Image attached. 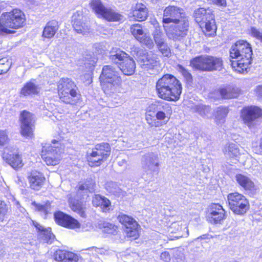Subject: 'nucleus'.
<instances>
[{
	"label": "nucleus",
	"mask_w": 262,
	"mask_h": 262,
	"mask_svg": "<svg viewBox=\"0 0 262 262\" xmlns=\"http://www.w3.org/2000/svg\"><path fill=\"white\" fill-rule=\"evenodd\" d=\"M252 51L250 43L244 40L237 41L231 47L230 56L231 65L239 72L246 70L252 62Z\"/></svg>",
	"instance_id": "f257e3e1"
},
{
	"label": "nucleus",
	"mask_w": 262,
	"mask_h": 262,
	"mask_svg": "<svg viewBox=\"0 0 262 262\" xmlns=\"http://www.w3.org/2000/svg\"><path fill=\"white\" fill-rule=\"evenodd\" d=\"M181 82L173 75L165 74L158 80L156 90L161 98L168 101H177L182 93Z\"/></svg>",
	"instance_id": "f03ea898"
},
{
	"label": "nucleus",
	"mask_w": 262,
	"mask_h": 262,
	"mask_svg": "<svg viewBox=\"0 0 262 262\" xmlns=\"http://www.w3.org/2000/svg\"><path fill=\"white\" fill-rule=\"evenodd\" d=\"M26 17L19 9H13L10 12H5L0 16V34L2 35L13 34L15 31L23 27L26 23Z\"/></svg>",
	"instance_id": "7ed1b4c3"
},
{
	"label": "nucleus",
	"mask_w": 262,
	"mask_h": 262,
	"mask_svg": "<svg viewBox=\"0 0 262 262\" xmlns=\"http://www.w3.org/2000/svg\"><path fill=\"white\" fill-rule=\"evenodd\" d=\"M100 80L104 92L108 94L117 92L122 82L117 69L111 65L103 66Z\"/></svg>",
	"instance_id": "20e7f679"
},
{
	"label": "nucleus",
	"mask_w": 262,
	"mask_h": 262,
	"mask_svg": "<svg viewBox=\"0 0 262 262\" xmlns=\"http://www.w3.org/2000/svg\"><path fill=\"white\" fill-rule=\"evenodd\" d=\"M193 16L195 21L200 25L206 36H212L215 34L217 27L211 9L198 8L194 10Z\"/></svg>",
	"instance_id": "39448f33"
},
{
	"label": "nucleus",
	"mask_w": 262,
	"mask_h": 262,
	"mask_svg": "<svg viewBox=\"0 0 262 262\" xmlns=\"http://www.w3.org/2000/svg\"><path fill=\"white\" fill-rule=\"evenodd\" d=\"M133 55H136L138 58V62L141 68L145 70L149 71V73L154 74V71H158L159 62L157 60V56L151 52L144 53L142 49L137 47L131 49Z\"/></svg>",
	"instance_id": "423d86ee"
},
{
	"label": "nucleus",
	"mask_w": 262,
	"mask_h": 262,
	"mask_svg": "<svg viewBox=\"0 0 262 262\" xmlns=\"http://www.w3.org/2000/svg\"><path fill=\"white\" fill-rule=\"evenodd\" d=\"M57 89L60 99L66 103H72L73 98L78 95L76 84L69 78L60 79L57 83Z\"/></svg>",
	"instance_id": "0eeeda50"
},
{
	"label": "nucleus",
	"mask_w": 262,
	"mask_h": 262,
	"mask_svg": "<svg viewBox=\"0 0 262 262\" xmlns=\"http://www.w3.org/2000/svg\"><path fill=\"white\" fill-rule=\"evenodd\" d=\"M111 153V147L107 143L97 144L88 156L89 165L91 167L100 165L106 160Z\"/></svg>",
	"instance_id": "6e6552de"
},
{
	"label": "nucleus",
	"mask_w": 262,
	"mask_h": 262,
	"mask_svg": "<svg viewBox=\"0 0 262 262\" xmlns=\"http://www.w3.org/2000/svg\"><path fill=\"white\" fill-rule=\"evenodd\" d=\"M141 165L144 172L143 177L146 180H151L155 173H158L159 164L156 154L151 152L143 156L141 159Z\"/></svg>",
	"instance_id": "1a4fd4ad"
},
{
	"label": "nucleus",
	"mask_w": 262,
	"mask_h": 262,
	"mask_svg": "<svg viewBox=\"0 0 262 262\" xmlns=\"http://www.w3.org/2000/svg\"><path fill=\"white\" fill-rule=\"evenodd\" d=\"M229 208L235 214L243 215L249 208L248 200L237 192L229 193L227 196Z\"/></svg>",
	"instance_id": "9d476101"
},
{
	"label": "nucleus",
	"mask_w": 262,
	"mask_h": 262,
	"mask_svg": "<svg viewBox=\"0 0 262 262\" xmlns=\"http://www.w3.org/2000/svg\"><path fill=\"white\" fill-rule=\"evenodd\" d=\"M189 26L187 18L173 22L168 29L167 34L168 38L174 41H181L187 35Z\"/></svg>",
	"instance_id": "9b49d317"
},
{
	"label": "nucleus",
	"mask_w": 262,
	"mask_h": 262,
	"mask_svg": "<svg viewBox=\"0 0 262 262\" xmlns=\"http://www.w3.org/2000/svg\"><path fill=\"white\" fill-rule=\"evenodd\" d=\"M241 94V90L236 86L227 85L220 87L211 92L209 96L215 100L231 99L237 98Z\"/></svg>",
	"instance_id": "f8f14e48"
},
{
	"label": "nucleus",
	"mask_w": 262,
	"mask_h": 262,
	"mask_svg": "<svg viewBox=\"0 0 262 262\" xmlns=\"http://www.w3.org/2000/svg\"><path fill=\"white\" fill-rule=\"evenodd\" d=\"M262 116V110L255 106L244 107L241 111V117L244 123L249 128L254 127L257 119Z\"/></svg>",
	"instance_id": "ddd939ff"
},
{
	"label": "nucleus",
	"mask_w": 262,
	"mask_h": 262,
	"mask_svg": "<svg viewBox=\"0 0 262 262\" xmlns=\"http://www.w3.org/2000/svg\"><path fill=\"white\" fill-rule=\"evenodd\" d=\"M20 133L23 136L30 137L32 135L35 122V118L31 113L23 111L20 114Z\"/></svg>",
	"instance_id": "4468645a"
},
{
	"label": "nucleus",
	"mask_w": 262,
	"mask_h": 262,
	"mask_svg": "<svg viewBox=\"0 0 262 262\" xmlns=\"http://www.w3.org/2000/svg\"><path fill=\"white\" fill-rule=\"evenodd\" d=\"M117 219L124 226V230L127 236L134 237L135 239L137 238L139 236V225L133 217L120 213L117 216Z\"/></svg>",
	"instance_id": "2eb2a0df"
},
{
	"label": "nucleus",
	"mask_w": 262,
	"mask_h": 262,
	"mask_svg": "<svg viewBox=\"0 0 262 262\" xmlns=\"http://www.w3.org/2000/svg\"><path fill=\"white\" fill-rule=\"evenodd\" d=\"M184 16V10L179 7L169 5L166 7L163 11V23L169 24L177 22L181 18H186Z\"/></svg>",
	"instance_id": "dca6fc26"
},
{
	"label": "nucleus",
	"mask_w": 262,
	"mask_h": 262,
	"mask_svg": "<svg viewBox=\"0 0 262 262\" xmlns=\"http://www.w3.org/2000/svg\"><path fill=\"white\" fill-rule=\"evenodd\" d=\"M225 214V210L221 205L213 204L208 208L207 220L211 224H221V222L226 219Z\"/></svg>",
	"instance_id": "f3484780"
},
{
	"label": "nucleus",
	"mask_w": 262,
	"mask_h": 262,
	"mask_svg": "<svg viewBox=\"0 0 262 262\" xmlns=\"http://www.w3.org/2000/svg\"><path fill=\"white\" fill-rule=\"evenodd\" d=\"M54 217L56 222L63 227L74 229L80 226L79 223L76 220L62 212L59 211L55 213Z\"/></svg>",
	"instance_id": "a211bd4d"
},
{
	"label": "nucleus",
	"mask_w": 262,
	"mask_h": 262,
	"mask_svg": "<svg viewBox=\"0 0 262 262\" xmlns=\"http://www.w3.org/2000/svg\"><path fill=\"white\" fill-rule=\"evenodd\" d=\"M46 151V153L42 155V158L47 165L54 166L59 163L60 156L57 147L49 146Z\"/></svg>",
	"instance_id": "6ab92c4d"
},
{
	"label": "nucleus",
	"mask_w": 262,
	"mask_h": 262,
	"mask_svg": "<svg viewBox=\"0 0 262 262\" xmlns=\"http://www.w3.org/2000/svg\"><path fill=\"white\" fill-rule=\"evenodd\" d=\"M73 28L77 33L85 35L89 33L90 25L85 17L75 13L73 16Z\"/></svg>",
	"instance_id": "aec40b11"
},
{
	"label": "nucleus",
	"mask_w": 262,
	"mask_h": 262,
	"mask_svg": "<svg viewBox=\"0 0 262 262\" xmlns=\"http://www.w3.org/2000/svg\"><path fill=\"white\" fill-rule=\"evenodd\" d=\"M210 57L209 55H201L193 58L190 61V66L198 70L209 71Z\"/></svg>",
	"instance_id": "412c9836"
},
{
	"label": "nucleus",
	"mask_w": 262,
	"mask_h": 262,
	"mask_svg": "<svg viewBox=\"0 0 262 262\" xmlns=\"http://www.w3.org/2000/svg\"><path fill=\"white\" fill-rule=\"evenodd\" d=\"M223 152L226 158L230 159L232 163H235L238 161L237 158L239 155L238 145L234 143H229L223 149Z\"/></svg>",
	"instance_id": "4be33fe9"
},
{
	"label": "nucleus",
	"mask_w": 262,
	"mask_h": 262,
	"mask_svg": "<svg viewBox=\"0 0 262 262\" xmlns=\"http://www.w3.org/2000/svg\"><path fill=\"white\" fill-rule=\"evenodd\" d=\"M132 13L136 19L143 21L147 18L148 10L145 4L138 3L133 7Z\"/></svg>",
	"instance_id": "5701e85b"
},
{
	"label": "nucleus",
	"mask_w": 262,
	"mask_h": 262,
	"mask_svg": "<svg viewBox=\"0 0 262 262\" xmlns=\"http://www.w3.org/2000/svg\"><path fill=\"white\" fill-rule=\"evenodd\" d=\"M3 158L6 163L11 165L14 169L19 168L23 165L22 160L18 154H9L6 151L3 154Z\"/></svg>",
	"instance_id": "b1692460"
},
{
	"label": "nucleus",
	"mask_w": 262,
	"mask_h": 262,
	"mask_svg": "<svg viewBox=\"0 0 262 262\" xmlns=\"http://www.w3.org/2000/svg\"><path fill=\"white\" fill-rule=\"evenodd\" d=\"M118 67L124 75H132L135 72L136 64L133 59L128 55L121 63H120Z\"/></svg>",
	"instance_id": "393cba45"
},
{
	"label": "nucleus",
	"mask_w": 262,
	"mask_h": 262,
	"mask_svg": "<svg viewBox=\"0 0 262 262\" xmlns=\"http://www.w3.org/2000/svg\"><path fill=\"white\" fill-rule=\"evenodd\" d=\"M28 179L30 187L34 190H37L41 188L45 180L42 174L39 172L32 173L28 177Z\"/></svg>",
	"instance_id": "a878e982"
},
{
	"label": "nucleus",
	"mask_w": 262,
	"mask_h": 262,
	"mask_svg": "<svg viewBox=\"0 0 262 262\" xmlns=\"http://www.w3.org/2000/svg\"><path fill=\"white\" fill-rule=\"evenodd\" d=\"M40 90V88L38 85L31 81L24 84L20 90V94L24 96L37 95L39 93Z\"/></svg>",
	"instance_id": "bb28decb"
},
{
	"label": "nucleus",
	"mask_w": 262,
	"mask_h": 262,
	"mask_svg": "<svg viewBox=\"0 0 262 262\" xmlns=\"http://www.w3.org/2000/svg\"><path fill=\"white\" fill-rule=\"evenodd\" d=\"M59 29L58 23L55 20L49 21L45 27L42 37L47 38H52Z\"/></svg>",
	"instance_id": "cd10ccee"
},
{
	"label": "nucleus",
	"mask_w": 262,
	"mask_h": 262,
	"mask_svg": "<svg viewBox=\"0 0 262 262\" xmlns=\"http://www.w3.org/2000/svg\"><path fill=\"white\" fill-rule=\"evenodd\" d=\"M128 55L119 49H113L110 53L109 59L115 64L120 66Z\"/></svg>",
	"instance_id": "c85d7f7f"
},
{
	"label": "nucleus",
	"mask_w": 262,
	"mask_h": 262,
	"mask_svg": "<svg viewBox=\"0 0 262 262\" xmlns=\"http://www.w3.org/2000/svg\"><path fill=\"white\" fill-rule=\"evenodd\" d=\"M92 203L95 207H100L103 212L110 209L111 202L108 199L99 194H96L93 198Z\"/></svg>",
	"instance_id": "c756f323"
},
{
	"label": "nucleus",
	"mask_w": 262,
	"mask_h": 262,
	"mask_svg": "<svg viewBox=\"0 0 262 262\" xmlns=\"http://www.w3.org/2000/svg\"><path fill=\"white\" fill-rule=\"evenodd\" d=\"M70 206L71 209L77 213L80 216L82 217H86L85 206L78 200L71 199L69 202Z\"/></svg>",
	"instance_id": "7c9ffc66"
},
{
	"label": "nucleus",
	"mask_w": 262,
	"mask_h": 262,
	"mask_svg": "<svg viewBox=\"0 0 262 262\" xmlns=\"http://www.w3.org/2000/svg\"><path fill=\"white\" fill-rule=\"evenodd\" d=\"M235 178L238 183L245 189L252 190L254 189V183L248 177L242 174H238Z\"/></svg>",
	"instance_id": "2f4dec72"
},
{
	"label": "nucleus",
	"mask_w": 262,
	"mask_h": 262,
	"mask_svg": "<svg viewBox=\"0 0 262 262\" xmlns=\"http://www.w3.org/2000/svg\"><path fill=\"white\" fill-rule=\"evenodd\" d=\"M101 16L108 21H118L121 19V14L116 12L114 10L105 8Z\"/></svg>",
	"instance_id": "473e14b6"
},
{
	"label": "nucleus",
	"mask_w": 262,
	"mask_h": 262,
	"mask_svg": "<svg viewBox=\"0 0 262 262\" xmlns=\"http://www.w3.org/2000/svg\"><path fill=\"white\" fill-rule=\"evenodd\" d=\"M223 68V61L221 57L210 56L209 71H221Z\"/></svg>",
	"instance_id": "72a5a7b5"
},
{
	"label": "nucleus",
	"mask_w": 262,
	"mask_h": 262,
	"mask_svg": "<svg viewBox=\"0 0 262 262\" xmlns=\"http://www.w3.org/2000/svg\"><path fill=\"white\" fill-rule=\"evenodd\" d=\"M99 228L104 233L116 235L118 232V227L114 224L107 222H103L99 224Z\"/></svg>",
	"instance_id": "f704fd0d"
},
{
	"label": "nucleus",
	"mask_w": 262,
	"mask_h": 262,
	"mask_svg": "<svg viewBox=\"0 0 262 262\" xmlns=\"http://www.w3.org/2000/svg\"><path fill=\"white\" fill-rule=\"evenodd\" d=\"M228 113L229 110L227 107L222 106L217 107L215 116L216 123L217 124L223 123Z\"/></svg>",
	"instance_id": "c9c22d12"
},
{
	"label": "nucleus",
	"mask_w": 262,
	"mask_h": 262,
	"mask_svg": "<svg viewBox=\"0 0 262 262\" xmlns=\"http://www.w3.org/2000/svg\"><path fill=\"white\" fill-rule=\"evenodd\" d=\"M152 35L157 46L166 42L164 35L159 26H156L152 33Z\"/></svg>",
	"instance_id": "e433bc0d"
},
{
	"label": "nucleus",
	"mask_w": 262,
	"mask_h": 262,
	"mask_svg": "<svg viewBox=\"0 0 262 262\" xmlns=\"http://www.w3.org/2000/svg\"><path fill=\"white\" fill-rule=\"evenodd\" d=\"M130 32L138 41L146 34L143 29L142 26L139 24H136L130 26Z\"/></svg>",
	"instance_id": "4c0bfd02"
},
{
	"label": "nucleus",
	"mask_w": 262,
	"mask_h": 262,
	"mask_svg": "<svg viewBox=\"0 0 262 262\" xmlns=\"http://www.w3.org/2000/svg\"><path fill=\"white\" fill-rule=\"evenodd\" d=\"M150 108L154 111H161L169 114H171V107L169 104L166 103H159L157 104H152Z\"/></svg>",
	"instance_id": "58836bf2"
},
{
	"label": "nucleus",
	"mask_w": 262,
	"mask_h": 262,
	"mask_svg": "<svg viewBox=\"0 0 262 262\" xmlns=\"http://www.w3.org/2000/svg\"><path fill=\"white\" fill-rule=\"evenodd\" d=\"M193 110L195 112L198 113L203 118L207 117L211 111V108L209 106L203 104L194 106Z\"/></svg>",
	"instance_id": "ea45409f"
},
{
	"label": "nucleus",
	"mask_w": 262,
	"mask_h": 262,
	"mask_svg": "<svg viewBox=\"0 0 262 262\" xmlns=\"http://www.w3.org/2000/svg\"><path fill=\"white\" fill-rule=\"evenodd\" d=\"M90 5L93 10L100 15L102 14L106 8L103 5L100 0H92Z\"/></svg>",
	"instance_id": "a19ab883"
},
{
	"label": "nucleus",
	"mask_w": 262,
	"mask_h": 262,
	"mask_svg": "<svg viewBox=\"0 0 262 262\" xmlns=\"http://www.w3.org/2000/svg\"><path fill=\"white\" fill-rule=\"evenodd\" d=\"M42 239L47 243H51L54 239V235L51 233V229L50 228L44 230L43 232L40 234Z\"/></svg>",
	"instance_id": "79ce46f5"
},
{
	"label": "nucleus",
	"mask_w": 262,
	"mask_h": 262,
	"mask_svg": "<svg viewBox=\"0 0 262 262\" xmlns=\"http://www.w3.org/2000/svg\"><path fill=\"white\" fill-rule=\"evenodd\" d=\"M178 67L179 71L184 76L186 82L188 84H191L193 80L191 74L182 66L179 65Z\"/></svg>",
	"instance_id": "37998d69"
},
{
	"label": "nucleus",
	"mask_w": 262,
	"mask_h": 262,
	"mask_svg": "<svg viewBox=\"0 0 262 262\" xmlns=\"http://www.w3.org/2000/svg\"><path fill=\"white\" fill-rule=\"evenodd\" d=\"M139 41L144 45L147 48L149 49H152L154 44L152 39L150 36H147L146 34H145L142 37H141V39L139 40Z\"/></svg>",
	"instance_id": "c03bdc74"
},
{
	"label": "nucleus",
	"mask_w": 262,
	"mask_h": 262,
	"mask_svg": "<svg viewBox=\"0 0 262 262\" xmlns=\"http://www.w3.org/2000/svg\"><path fill=\"white\" fill-rule=\"evenodd\" d=\"M106 190L110 193H116L119 191V188L116 182H108L105 185Z\"/></svg>",
	"instance_id": "a18cd8bd"
},
{
	"label": "nucleus",
	"mask_w": 262,
	"mask_h": 262,
	"mask_svg": "<svg viewBox=\"0 0 262 262\" xmlns=\"http://www.w3.org/2000/svg\"><path fill=\"white\" fill-rule=\"evenodd\" d=\"M156 113V117L157 120L164 121L166 123L169 120L170 114L165 113L161 111H154Z\"/></svg>",
	"instance_id": "49530a36"
},
{
	"label": "nucleus",
	"mask_w": 262,
	"mask_h": 262,
	"mask_svg": "<svg viewBox=\"0 0 262 262\" xmlns=\"http://www.w3.org/2000/svg\"><path fill=\"white\" fill-rule=\"evenodd\" d=\"M32 204L34 205L36 209L39 211L42 212L45 214H47L49 212L50 204L47 203L45 205H40L33 202Z\"/></svg>",
	"instance_id": "de8ad7c7"
},
{
	"label": "nucleus",
	"mask_w": 262,
	"mask_h": 262,
	"mask_svg": "<svg viewBox=\"0 0 262 262\" xmlns=\"http://www.w3.org/2000/svg\"><path fill=\"white\" fill-rule=\"evenodd\" d=\"M251 35L253 37L259 40L262 42V31L256 27H251L250 29Z\"/></svg>",
	"instance_id": "09e8293b"
},
{
	"label": "nucleus",
	"mask_w": 262,
	"mask_h": 262,
	"mask_svg": "<svg viewBox=\"0 0 262 262\" xmlns=\"http://www.w3.org/2000/svg\"><path fill=\"white\" fill-rule=\"evenodd\" d=\"M7 211L8 209L6 204L3 202H0V222L4 221Z\"/></svg>",
	"instance_id": "8fccbe9b"
},
{
	"label": "nucleus",
	"mask_w": 262,
	"mask_h": 262,
	"mask_svg": "<svg viewBox=\"0 0 262 262\" xmlns=\"http://www.w3.org/2000/svg\"><path fill=\"white\" fill-rule=\"evenodd\" d=\"M9 141V138L6 130H0V146L5 145Z\"/></svg>",
	"instance_id": "3c124183"
},
{
	"label": "nucleus",
	"mask_w": 262,
	"mask_h": 262,
	"mask_svg": "<svg viewBox=\"0 0 262 262\" xmlns=\"http://www.w3.org/2000/svg\"><path fill=\"white\" fill-rule=\"evenodd\" d=\"M157 47L163 55L165 56H168L169 55L170 52L166 42L161 44L157 46Z\"/></svg>",
	"instance_id": "603ef678"
},
{
	"label": "nucleus",
	"mask_w": 262,
	"mask_h": 262,
	"mask_svg": "<svg viewBox=\"0 0 262 262\" xmlns=\"http://www.w3.org/2000/svg\"><path fill=\"white\" fill-rule=\"evenodd\" d=\"M66 251L58 250L55 254V259L57 261H64Z\"/></svg>",
	"instance_id": "864d4df0"
},
{
	"label": "nucleus",
	"mask_w": 262,
	"mask_h": 262,
	"mask_svg": "<svg viewBox=\"0 0 262 262\" xmlns=\"http://www.w3.org/2000/svg\"><path fill=\"white\" fill-rule=\"evenodd\" d=\"M75 255L73 253L66 251L65 262H67V261H68V262H73L74 260L75 261Z\"/></svg>",
	"instance_id": "5fc2aeb1"
},
{
	"label": "nucleus",
	"mask_w": 262,
	"mask_h": 262,
	"mask_svg": "<svg viewBox=\"0 0 262 262\" xmlns=\"http://www.w3.org/2000/svg\"><path fill=\"white\" fill-rule=\"evenodd\" d=\"M161 259L166 262H168L170 260V255L168 252H164L161 254Z\"/></svg>",
	"instance_id": "6e6d98bb"
},
{
	"label": "nucleus",
	"mask_w": 262,
	"mask_h": 262,
	"mask_svg": "<svg viewBox=\"0 0 262 262\" xmlns=\"http://www.w3.org/2000/svg\"><path fill=\"white\" fill-rule=\"evenodd\" d=\"M84 185H85L86 186H90V190L93 189V185L94 184V181L92 178H89L86 179L85 182H84Z\"/></svg>",
	"instance_id": "4d7b16f0"
},
{
	"label": "nucleus",
	"mask_w": 262,
	"mask_h": 262,
	"mask_svg": "<svg viewBox=\"0 0 262 262\" xmlns=\"http://www.w3.org/2000/svg\"><path fill=\"white\" fill-rule=\"evenodd\" d=\"M33 224L36 228V229L40 232V234H42L44 230L46 229V228H45L36 222L33 221Z\"/></svg>",
	"instance_id": "13d9d810"
},
{
	"label": "nucleus",
	"mask_w": 262,
	"mask_h": 262,
	"mask_svg": "<svg viewBox=\"0 0 262 262\" xmlns=\"http://www.w3.org/2000/svg\"><path fill=\"white\" fill-rule=\"evenodd\" d=\"M151 116V115L150 114H148L146 116V119L148 123L149 124L151 125V126H158V125L156 124V123H158V122H156V120H154V121H152L151 118H150Z\"/></svg>",
	"instance_id": "bf43d9fd"
},
{
	"label": "nucleus",
	"mask_w": 262,
	"mask_h": 262,
	"mask_svg": "<svg viewBox=\"0 0 262 262\" xmlns=\"http://www.w3.org/2000/svg\"><path fill=\"white\" fill-rule=\"evenodd\" d=\"M255 92L258 96L262 97V84L256 87Z\"/></svg>",
	"instance_id": "052dcab7"
},
{
	"label": "nucleus",
	"mask_w": 262,
	"mask_h": 262,
	"mask_svg": "<svg viewBox=\"0 0 262 262\" xmlns=\"http://www.w3.org/2000/svg\"><path fill=\"white\" fill-rule=\"evenodd\" d=\"M79 189L80 190H90V186H86L84 184L79 186Z\"/></svg>",
	"instance_id": "680f3d73"
},
{
	"label": "nucleus",
	"mask_w": 262,
	"mask_h": 262,
	"mask_svg": "<svg viewBox=\"0 0 262 262\" xmlns=\"http://www.w3.org/2000/svg\"><path fill=\"white\" fill-rule=\"evenodd\" d=\"M86 250L89 251H91L92 252L93 254H94V253H97V251L98 250V249L96 247H92L90 248L89 249H86Z\"/></svg>",
	"instance_id": "e2e57ef3"
},
{
	"label": "nucleus",
	"mask_w": 262,
	"mask_h": 262,
	"mask_svg": "<svg viewBox=\"0 0 262 262\" xmlns=\"http://www.w3.org/2000/svg\"><path fill=\"white\" fill-rule=\"evenodd\" d=\"M178 226V230L181 229L182 227L180 226L179 222L173 223L171 225L172 228H176Z\"/></svg>",
	"instance_id": "0e129e2a"
},
{
	"label": "nucleus",
	"mask_w": 262,
	"mask_h": 262,
	"mask_svg": "<svg viewBox=\"0 0 262 262\" xmlns=\"http://www.w3.org/2000/svg\"><path fill=\"white\" fill-rule=\"evenodd\" d=\"M259 153L262 155V138L260 139L259 145Z\"/></svg>",
	"instance_id": "69168bd1"
},
{
	"label": "nucleus",
	"mask_w": 262,
	"mask_h": 262,
	"mask_svg": "<svg viewBox=\"0 0 262 262\" xmlns=\"http://www.w3.org/2000/svg\"><path fill=\"white\" fill-rule=\"evenodd\" d=\"M7 71H8V70H4V69H2V68L0 67V74H2V73H5V72H6Z\"/></svg>",
	"instance_id": "338daca9"
},
{
	"label": "nucleus",
	"mask_w": 262,
	"mask_h": 262,
	"mask_svg": "<svg viewBox=\"0 0 262 262\" xmlns=\"http://www.w3.org/2000/svg\"><path fill=\"white\" fill-rule=\"evenodd\" d=\"M3 254V247L0 245V255Z\"/></svg>",
	"instance_id": "774afa93"
}]
</instances>
